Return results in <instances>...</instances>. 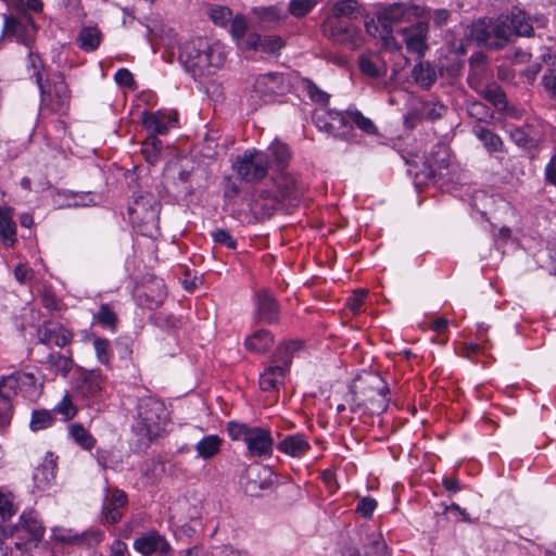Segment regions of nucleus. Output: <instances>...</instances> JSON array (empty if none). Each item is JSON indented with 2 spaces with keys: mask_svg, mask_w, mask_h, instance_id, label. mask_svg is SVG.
I'll use <instances>...</instances> for the list:
<instances>
[{
  "mask_svg": "<svg viewBox=\"0 0 556 556\" xmlns=\"http://www.w3.org/2000/svg\"><path fill=\"white\" fill-rule=\"evenodd\" d=\"M226 58L223 43L201 37L185 42L179 53L180 63L194 79L214 74L224 65Z\"/></svg>",
  "mask_w": 556,
  "mask_h": 556,
  "instance_id": "1",
  "label": "nucleus"
},
{
  "mask_svg": "<svg viewBox=\"0 0 556 556\" xmlns=\"http://www.w3.org/2000/svg\"><path fill=\"white\" fill-rule=\"evenodd\" d=\"M422 15L424 10L418 5L393 3L366 22V29L371 36L381 39L386 48L400 49L393 38V33L400 34L402 27H408Z\"/></svg>",
  "mask_w": 556,
  "mask_h": 556,
  "instance_id": "2",
  "label": "nucleus"
},
{
  "mask_svg": "<svg viewBox=\"0 0 556 556\" xmlns=\"http://www.w3.org/2000/svg\"><path fill=\"white\" fill-rule=\"evenodd\" d=\"M227 432L232 441L244 442L250 457L268 459L273 456L274 439L269 428L231 420L227 424Z\"/></svg>",
  "mask_w": 556,
  "mask_h": 556,
  "instance_id": "3",
  "label": "nucleus"
},
{
  "mask_svg": "<svg viewBox=\"0 0 556 556\" xmlns=\"http://www.w3.org/2000/svg\"><path fill=\"white\" fill-rule=\"evenodd\" d=\"M167 410L164 403L153 396L140 397L137 404L135 432L151 442L164 430Z\"/></svg>",
  "mask_w": 556,
  "mask_h": 556,
  "instance_id": "4",
  "label": "nucleus"
},
{
  "mask_svg": "<svg viewBox=\"0 0 556 556\" xmlns=\"http://www.w3.org/2000/svg\"><path fill=\"white\" fill-rule=\"evenodd\" d=\"M271 180V190L265 192L271 200L269 210L298 205L306 189L299 176L286 170L273 174Z\"/></svg>",
  "mask_w": 556,
  "mask_h": 556,
  "instance_id": "5",
  "label": "nucleus"
},
{
  "mask_svg": "<svg viewBox=\"0 0 556 556\" xmlns=\"http://www.w3.org/2000/svg\"><path fill=\"white\" fill-rule=\"evenodd\" d=\"M160 208L153 194H139L128 207V216L141 235L152 238L159 233Z\"/></svg>",
  "mask_w": 556,
  "mask_h": 556,
  "instance_id": "6",
  "label": "nucleus"
},
{
  "mask_svg": "<svg viewBox=\"0 0 556 556\" xmlns=\"http://www.w3.org/2000/svg\"><path fill=\"white\" fill-rule=\"evenodd\" d=\"M45 528L35 510L23 511L20 521L12 529L11 536L16 551L27 552L37 546L42 539Z\"/></svg>",
  "mask_w": 556,
  "mask_h": 556,
  "instance_id": "7",
  "label": "nucleus"
},
{
  "mask_svg": "<svg viewBox=\"0 0 556 556\" xmlns=\"http://www.w3.org/2000/svg\"><path fill=\"white\" fill-rule=\"evenodd\" d=\"M232 167L245 182H257L268 174V155L263 150L248 149L237 157Z\"/></svg>",
  "mask_w": 556,
  "mask_h": 556,
  "instance_id": "8",
  "label": "nucleus"
},
{
  "mask_svg": "<svg viewBox=\"0 0 556 556\" xmlns=\"http://www.w3.org/2000/svg\"><path fill=\"white\" fill-rule=\"evenodd\" d=\"M41 383L33 371L17 370L0 380V392L10 396L21 394L25 399H34L39 395Z\"/></svg>",
  "mask_w": 556,
  "mask_h": 556,
  "instance_id": "9",
  "label": "nucleus"
},
{
  "mask_svg": "<svg viewBox=\"0 0 556 556\" xmlns=\"http://www.w3.org/2000/svg\"><path fill=\"white\" fill-rule=\"evenodd\" d=\"M493 33L496 38L508 41L513 36H532L533 26L525 11L515 9L509 15L498 18Z\"/></svg>",
  "mask_w": 556,
  "mask_h": 556,
  "instance_id": "10",
  "label": "nucleus"
},
{
  "mask_svg": "<svg viewBox=\"0 0 556 556\" xmlns=\"http://www.w3.org/2000/svg\"><path fill=\"white\" fill-rule=\"evenodd\" d=\"M41 92V103L48 106L52 112H65L70 108L71 91L62 75L55 76L53 83L47 89V86L41 83L38 86Z\"/></svg>",
  "mask_w": 556,
  "mask_h": 556,
  "instance_id": "11",
  "label": "nucleus"
},
{
  "mask_svg": "<svg viewBox=\"0 0 556 556\" xmlns=\"http://www.w3.org/2000/svg\"><path fill=\"white\" fill-rule=\"evenodd\" d=\"M76 391L88 405L101 403L106 394L105 378L99 369L87 371L78 379Z\"/></svg>",
  "mask_w": 556,
  "mask_h": 556,
  "instance_id": "12",
  "label": "nucleus"
},
{
  "mask_svg": "<svg viewBox=\"0 0 556 556\" xmlns=\"http://www.w3.org/2000/svg\"><path fill=\"white\" fill-rule=\"evenodd\" d=\"M290 85L289 75L280 72H269L256 77L253 91L266 101V98L288 92Z\"/></svg>",
  "mask_w": 556,
  "mask_h": 556,
  "instance_id": "13",
  "label": "nucleus"
},
{
  "mask_svg": "<svg viewBox=\"0 0 556 556\" xmlns=\"http://www.w3.org/2000/svg\"><path fill=\"white\" fill-rule=\"evenodd\" d=\"M37 339L43 345L62 349L72 343L74 333L62 324L49 320L38 327Z\"/></svg>",
  "mask_w": 556,
  "mask_h": 556,
  "instance_id": "14",
  "label": "nucleus"
},
{
  "mask_svg": "<svg viewBox=\"0 0 556 556\" xmlns=\"http://www.w3.org/2000/svg\"><path fill=\"white\" fill-rule=\"evenodd\" d=\"M428 24L422 17L412 23L408 27L401 28V35L408 52L422 55L427 50Z\"/></svg>",
  "mask_w": 556,
  "mask_h": 556,
  "instance_id": "15",
  "label": "nucleus"
},
{
  "mask_svg": "<svg viewBox=\"0 0 556 556\" xmlns=\"http://www.w3.org/2000/svg\"><path fill=\"white\" fill-rule=\"evenodd\" d=\"M134 548L142 556L159 554L160 556H170L172 547L164 535L157 531L144 533L134 542Z\"/></svg>",
  "mask_w": 556,
  "mask_h": 556,
  "instance_id": "16",
  "label": "nucleus"
},
{
  "mask_svg": "<svg viewBox=\"0 0 556 556\" xmlns=\"http://www.w3.org/2000/svg\"><path fill=\"white\" fill-rule=\"evenodd\" d=\"M127 494L117 488L108 489L102 504V517L105 522L116 525L122 520V509L127 505Z\"/></svg>",
  "mask_w": 556,
  "mask_h": 556,
  "instance_id": "17",
  "label": "nucleus"
},
{
  "mask_svg": "<svg viewBox=\"0 0 556 556\" xmlns=\"http://www.w3.org/2000/svg\"><path fill=\"white\" fill-rule=\"evenodd\" d=\"M324 33L336 42L344 43L356 35L353 22L329 15L323 24Z\"/></svg>",
  "mask_w": 556,
  "mask_h": 556,
  "instance_id": "18",
  "label": "nucleus"
},
{
  "mask_svg": "<svg viewBox=\"0 0 556 556\" xmlns=\"http://www.w3.org/2000/svg\"><path fill=\"white\" fill-rule=\"evenodd\" d=\"M142 125L151 132V136L157 137L159 135L167 134L170 127H174L177 123V115L172 113H165L162 111L142 113Z\"/></svg>",
  "mask_w": 556,
  "mask_h": 556,
  "instance_id": "19",
  "label": "nucleus"
},
{
  "mask_svg": "<svg viewBox=\"0 0 556 556\" xmlns=\"http://www.w3.org/2000/svg\"><path fill=\"white\" fill-rule=\"evenodd\" d=\"M315 125L329 135L337 136L339 130L346 125L345 112L318 109L313 114Z\"/></svg>",
  "mask_w": 556,
  "mask_h": 556,
  "instance_id": "20",
  "label": "nucleus"
},
{
  "mask_svg": "<svg viewBox=\"0 0 556 556\" xmlns=\"http://www.w3.org/2000/svg\"><path fill=\"white\" fill-rule=\"evenodd\" d=\"M264 152L268 155V165L273 174L288 170L292 152L287 143L275 139Z\"/></svg>",
  "mask_w": 556,
  "mask_h": 556,
  "instance_id": "21",
  "label": "nucleus"
},
{
  "mask_svg": "<svg viewBox=\"0 0 556 556\" xmlns=\"http://www.w3.org/2000/svg\"><path fill=\"white\" fill-rule=\"evenodd\" d=\"M288 369L278 363L266 367L260 375V388L264 392L275 393L278 392L280 387L285 383Z\"/></svg>",
  "mask_w": 556,
  "mask_h": 556,
  "instance_id": "22",
  "label": "nucleus"
},
{
  "mask_svg": "<svg viewBox=\"0 0 556 556\" xmlns=\"http://www.w3.org/2000/svg\"><path fill=\"white\" fill-rule=\"evenodd\" d=\"M277 450L290 457L301 458L311 450V444L304 433H294L286 435L278 443Z\"/></svg>",
  "mask_w": 556,
  "mask_h": 556,
  "instance_id": "23",
  "label": "nucleus"
},
{
  "mask_svg": "<svg viewBox=\"0 0 556 556\" xmlns=\"http://www.w3.org/2000/svg\"><path fill=\"white\" fill-rule=\"evenodd\" d=\"M279 317V305L276 299L267 291L257 293L256 318L266 324H274Z\"/></svg>",
  "mask_w": 556,
  "mask_h": 556,
  "instance_id": "24",
  "label": "nucleus"
},
{
  "mask_svg": "<svg viewBox=\"0 0 556 556\" xmlns=\"http://www.w3.org/2000/svg\"><path fill=\"white\" fill-rule=\"evenodd\" d=\"M14 210L0 205V239L5 247L12 248L17 240V227L13 219Z\"/></svg>",
  "mask_w": 556,
  "mask_h": 556,
  "instance_id": "25",
  "label": "nucleus"
},
{
  "mask_svg": "<svg viewBox=\"0 0 556 556\" xmlns=\"http://www.w3.org/2000/svg\"><path fill=\"white\" fill-rule=\"evenodd\" d=\"M247 46L255 51L274 54L283 47V41L276 35L250 34L247 38Z\"/></svg>",
  "mask_w": 556,
  "mask_h": 556,
  "instance_id": "26",
  "label": "nucleus"
},
{
  "mask_svg": "<svg viewBox=\"0 0 556 556\" xmlns=\"http://www.w3.org/2000/svg\"><path fill=\"white\" fill-rule=\"evenodd\" d=\"M304 349V342L301 340H286L280 343L274 355L273 363H278L289 370L292 358Z\"/></svg>",
  "mask_w": 556,
  "mask_h": 556,
  "instance_id": "27",
  "label": "nucleus"
},
{
  "mask_svg": "<svg viewBox=\"0 0 556 556\" xmlns=\"http://www.w3.org/2000/svg\"><path fill=\"white\" fill-rule=\"evenodd\" d=\"M274 344V336L269 330L258 329L248 336L244 340V346L252 353H266Z\"/></svg>",
  "mask_w": 556,
  "mask_h": 556,
  "instance_id": "28",
  "label": "nucleus"
},
{
  "mask_svg": "<svg viewBox=\"0 0 556 556\" xmlns=\"http://www.w3.org/2000/svg\"><path fill=\"white\" fill-rule=\"evenodd\" d=\"M46 368L54 375L67 377L71 372L74 361L72 355H64L60 352H51L42 363Z\"/></svg>",
  "mask_w": 556,
  "mask_h": 556,
  "instance_id": "29",
  "label": "nucleus"
},
{
  "mask_svg": "<svg viewBox=\"0 0 556 556\" xmlns=\"http://www.w3.org/2000/svg\"><path fill=\"white\" fill-rule=\"evenodd\" d=\"M330 15L353 22L363 15V7L357 0H339L333 3Z\"/></svg>",
  "mask_w": 556,
  "mask_h": 556,
  "instance_id": "30",
  "label": "nucleus"
},
{
  "mask_svg": "<svg viewBox=\"0 0 556 556\" xmlns=\"http://www.w3.org/2000/svg\"><path fill=\"white\" fill-rule=\"evenodd\" d=\"M223 439L217 434H208L202 438L194 446L198 457L211 459L222 451Z\"/></svg>",
  "mask_w": 556,
  "mask_h": 556,
  "instance_id": "31",
  "label": "nucleus"
},
{
  "mask_svg": "<svg viewBox=\"0 0 556 556\" xmlns=\"http://www.w3.org/2000/svg\"><path fill=\"white\" fill-rule=\"evenodd\" d=\"M30 26V20L20 18L13 15L5 16L3 34L5 36L14 37L20 41H24L28 35V29Z\"/></svg>",
  "mask_w": 556,
  "mask_h": 556,
  "instance_id": "32",
  "label": "nucleus"
},
{
  "mask_svg": "<svg viewBox=\"0 0 556 556\" xmlns=\"http://www.w3.org/2000/svg\"><path fill=\"white\" fill-rule=\"evenodd\" d=\"M102 40V34L98 27H83L77 36V46L85 52H92L98 49Z\"/></svg>",
  "mask_w": 556,
  "mask_h": 556,
  "instance_id": "33",
  "label": "nucleus"
},
{
  "mask_svg": "<svg viewBox=\"0 0 556 556\" xmlns=\"http://www.w3.org/2000/svg\"><path fill=\"white\" fill-rule=\"evenodd\" d=\"M473 134L489 152H502L504 150L503 140L491 129H488L483 126H476L473 128Z\"/></svg>",
  "mask_w": 556,
  "mask_h": 556,
  "instance_id": "34",
  "label": "nucleus"
},
{
  "mask_svg": "<svg viewBox=\"0 0 556 556\" xmlns=\"http://www.w3.org/2000/svg\"><path fill=\"white\" fill-rule=\"evenodd\" d=\"M412 76L415 83L424 88H429L437 79L435 70L429 62L417 63L412 71Z\"/></svg>",
  "mask_w": 556,
  "mask_h": 556,
  "instance_id": "35",
  "label": "nucleus"
},
{
  "mask_svg": "<svg viewBox=\"0 0 556 556\" xmlns=\"http://www.w3.org/2000/svg\"><path fill=\"white\" fill-rule=\"evenodd\" d=\"M93 323L114 332L117 327L118 316L108 303H102L93 315Z\"/></svg>",
  "mask_w": 556,
  "mask_h": 556,
  "instance_id": "36",
  "label": "nucleus"
},
{
  "mask_svg": "<svg viewBox=\"0 0 556 556\" xmlns=\"http://www.w3.org/2000/svg\"><path fill=\"white\" fill-rule=\"evenodd\" d=\"M88 533H78L73 529L55 527L52 529V540L65 545L83 544Z\"/></svg>",
  "mask_w": 556,
  "mask_h": 556,
  "instance_id": "37",
  "label": "nucleus"
},
{
  "mask_svg": "<svg viewBox=\"0 0 556 556\" xmlns=\"http://www.w3.org/2000/svg\"><path fill=\"white\" fill-rule=\"evenodd\" d=\"M92 345L98 362L106 368H111L113 350L110 340L101 337H94L92 340Z\"/></svg>",
  "mask_w": 556,
  "mask_h": 556,
  "instance_id": "38",
  "label": "nucleus"
},
{
  "mask_svg": "<svg viewBox=\"0 0 556 556\" xmlns=\"http://www.w3.org/2000/svg\"><path fill=\"white\" fill-rule=\"evenodd\" d=\"M346 124L353 123L358 129L364 131L367 135H377L378 128L374 124V122L364 116L358 110H348L345 112Z\"/></svg>",
  "mask_w": 556,
  "mask_h": 556,
  "instance_id": "39",
  "label": "nucleus"
},
{
  "mask_svg": "<svg viewBox=\"0 0 556 556\" xmlns=\"http://www.w3.org/2000/svg\"><path fill=\"white\" fill-rule=\"evenodd\" d=\"M162 148V141L155 136H150L142 142L141 152L146 161L154 165L160 161Z\"/></svg>",
  "mask_w": 556,
  "mask_h": 556,
  "instance_id": "40",
  "label": "nucleus"
},
{
  "mask_svg": "<svg viewBox=\"0 0 556 556\" xmlns=\"http://www.w3.org/2000/svg\"><path fill=\"white\" fill-rule=\"evenodd\" d=\"M71 438L83 448L91 450L96 444V439L81 424H72L70 426Z\"/></svg>",
  "mask_w": 556,
  "mask_h": 556,
  "instance_id": "41",
  "label": "nucleus"
},
{
  "mask_svg": "<svg viewBox=\"0 0 556 556\" xmlns=\"http://www.w3.org/2000/svg\"><path fill=\"white\" fill-rule=\"evenodd\" d=\"M55 421L53 412L47 409H35L31 413L29 428L37 432L50 428Z\"/></svg>",
  "mask_w": 556,
  "mask_h": 556,
  "instance_id": "42",
  "label": "nucleus"
},
{
  "mask_svg": "<svg viewBox=\"0 0 556 556\" xmlns=\"http://www.w3.org/2000/svg\"><path fill=\"white\" fill-rule=\"evenodd\" d=\"M53 413L61 415L64 421L72 420L78 413L73 396L65 392L62 399L53 407Z\"/></svg>",
  "mask_w": 556,
  "mask_h": 556,
  "instance_id": "43",
  "label": "nucleus"
},
{
  "mask_svg": "<svg viewBox=\"0 0 556 556\" xmlns=\"http://www.w3.org/2000/svg\"><path fill=\"white\" fill-rule=\"evenodd\" d=\"M301 90L305 93L313 102L326 105L329 101V94L323 91L314 81L308 78L301 80Z\"/></svg>",
  "mask_w": 556,
  "mask_h": 556,
  "instance_id": "44",
  "label": "nucleus"
},
{
  "mask_svg": "<svg viewBox=\"0 0 556 556\" xmlns=\"http://www.w3.org/2000/svg\"><path fill=\"white\" fill-rule=\"evenodd\" d=\"M428 167L431 173H435L438 169L445 168L448 165V151L444 144H437L431 153V156L427 159Z\"/></svg>",
  "mask_w": 556,
  "mask_h": 556,
  "instance_id": "45",
  "label": "nucleus"
},
{
  "mask_svg": "<svg viewBox=\"0 0 556 556\" xmlns=\"http://www.w3.org/2000/svg\"><path fill=\"white\" fill-rule=\"evenodd\" d=\"M359 67L363 74L372 77L378 78L382 77L387 73L386 65L382 64L378 60H374L371 58L362 56L359 60Z\"/></svg>",
  "mask_w": 556,
  "mask_h": 556,
  "instance_id": "46",
  "label": "nucleus"
},
{
  "mask_svg": "<svg viewBox=\"0 0 556 556\" xmlns=\"http://www.w3.org/2000/svg\"><path fill=\"white\" fill-rule=\"evenodd\" d=\"M481 94L497 109H504L506 106V94L503 89L495 84L488 85L481 91Z\"/></svg>",
  "mask_w": 556,
  "mask_h": 556,
  "instance_id": "47",
  "label": "nucleus"
},
{
  "mask_svg": "<svg viewBox=\"0 0 556 556\" xmlns=\"http://www.w3.org/2000/svg\"><path fill=\"white\" fill-rule=\"evenodd\" d=\"M253 13L265 23H275L286 17L283 11L276 5L254 8Z\"/></svg>",
  "mask_w": 556,
  "mask_h": 556,
  "instance_id": "48",
  "label": "nucleus"
},
{
  "mask_svg": "<svg viewBox=\"0 0 556 556\" xmlns=\"http://www.w3.org/2000/svg\"><path fill=\"white\" fill-rule=\"evenodd\" d=\"M13 417L12 396L0 392V429L11 424Z\"/></svg>",
  "mask_w": 556,
  "mask_h": 556,
  "instance_id": "49",
  "label": "nucleus"
},
{
  "mask_svg": "<svg viewBox=\"0 0 556 556\" xmlns=\"http://www.w3.org/2000/svg\"><path fill=\"white\" fill-rule=\"evenodd\" d=\"M316 0H290L288 10L294 17L307 15L316 5Z\"/></svg>",
  "mask_w": 556,
  "mask_h": 556,
  "instance_id": "50",
  "label": "nucleus"
},
{
  "mask_svg": "<svg viewBox=\"0 0 556 556\" xmlns=\"http://www.w3.org/2000/svg\"><path fill=\"white\" fill-rule=\"evenodd\" d=\"M156 289H157V292L155 295H150V294L146 293L144 300L141 302L149 309H155V308L160 307L164 303V301L167 296V292L165 290L163 280L160 279V282L156 283Z\"/></svg>",
  "mask_w": 556,
  "mask_h": 556,
  "instance_id": "51",
  "label": "nucleus"
},
{
  "mask_svg": "<svg viewBox=\"0 0 556 556\" xmlns=\"http://www.w3.org/2000/svg\"><path fill=\"white\" fill-rule=\"evenodd\" d=\"M15 511L13 495L0 491V523L9 520Z\"/></svg>",
  "mask_w": 556,
  "mask_h": 556,
  "instance_id": "52",
  "label": "nucleus"
},
{
  "mask_svg": "<svg viewBox=\"0 0 556 556\" xmlns=\"http://www.w3.org/2000/svg\"><path fill=\"white\" fill-rule=\"evenodd\" d=\"M27 68L30 74V76L36 78V84L38 86H41V83L43 81L41 70L43 68L42 60L41 58L33 52H29L27 58Z\"/></svg>",
  "mask_w": 556,
  "mask_h": 556,
  "instance_id": "53",
  "label": "nucleus"
},
{
  "mask_svg": "<svg viewBox=\"0 0 556 556\" xmlns=\"http://www.w3.org/2000/svg\"><path fill=\"white\" fill-rule=\"evenodd\" d=\"M377 501L370 496L362 497L355 508V511L365 518H370L377 508Z\"/></svg>",
  "mask_w": 556,
  "mask_h": 556,
  "instance_id": "54",
  "label": "nucleus"
},
{
  "mask_svg": "<svg viewBox=\"0 0 556 556\" xmlns=\"http://www.w3.org/2000/svg\"><path fill=\"white\" fill-rule=\"evenodd\" d=\"M212 238L215 243L224 245L228 249H236L237 241L236 239L225 229H216L212 231Z\"/></svg>",
  "mask_w": 556,
  "mask_h": 556,
  "instance_id": "55",
  "label": "nucleus"
},
{
  "mask_svg": "<svg viewBox=\"0 0 556 556\" xmlns=\"http://www.w3.org/2000/svg\"><path fill=\"white\" fill-rule=\"evenodd\" d=\"M154 323L160 328L176 329L180 327V319L170 314L159 313L154 316Z\"/></svg>",
  "mask_w": 556,
  "mask_h": 556,
  "instance_id": "56",
  "label": "nucleus"
},
{
  "mask_svg": "<svg viewBox=\"0 0 556 556\" xmlns=\"http://www.w3.org/2000/svg\"><path fill=\"white\" fill-rule=\"evenodd\" d=\"M210 16L215 24L225 25L232 17V12L226 7H214L210 11Z\"/></svg>",
  "mask_w": 556,
  "mask_h": 556,
  "instance_id": "57",
  "label": "nucleus"
},
{
  "mask_svg": "<svg viewBox=\"0 0 556 556\" xmlns=\"http://www.w3.org/2000/svg\"><path fill=\"white\" fill-rule=\"evenodd\" d=\"M445 112V106L437 103H425L421 110V114L425 118L428 119H437L442 116Z\"/></svg>",
  "mask_w": 556,
  "mask_h": 556,
  "instance_id": "58",
  "label": "nucleus"
},
{
  "mask_svg": "<svg viewBox=\"0 0 556 556\" xmlns=\"http://www.w3.org/2000/svg\"><path fill=\"white\" fill-rule=\"evenodd\" d=\"M247 28L248 22L244 16L237 15L233 18H231L230 30L233 37L242 38L245 34Z\"/></svg>",
  "mask_w": 556,
  "mask_h": 556,
  "instance_id": "59",
  "label": "nucleus"
},
{
  "mask_svg": "<svg viewBox=\"0 0 556 556\" xmlns=\"http://www.w3.org/2000/svg\"><path fill=\"white\" fill-rule=\"evenodd\" d=\"M14 276L21 283H25L34 278V270L25 264H20L14 268Z\"/></svg>",
  "mask_w": 556,
  "mask_h": 556,
  "instance_id": "60",
  "label": "nucleus"
},
{
  "mask_svg": "<svg viewBox=\"0 0 556 556\" xmlns=\"http://www.w3.org/2000/svg\"><path fill=\"white\" fill-rule=\"evenodd\" d=\"M542 84L548 92L556 96V70H547L543 75Z\"/></svg>",
  "mask_w": 556,
  "mask_h": 556,
  "instance_id": "61",
  "label": "nucleus"
},
{
  "mask_svg": "<svg viewBox=\"0 0 556 556\" xmlns=\"http://www.w3.org/2000/svg\"><path fill=\"white\" fill-rule=\"evenodd\" d=\"M115 81L119 86H125V87H131L135 85L134 76L127 68H119L115 73Z\"/></svg>",
  "mask_w": 556,
  "mask_h": 556,
  "instance_id": "62",
  "label": "nucleus"
},
{
  "mask_svg": "<svg viewBox=\"0 0 556 556\" xmlns=\"http://www.w3.org/2000/svg\"><path fill=\"white\" fill-rule=\"evenodd\" d=\"M366 295H367V291L359 290L349 301V307L353 314H358L362 311V305H363V302H364V299L366 298Z\"/></svg>",
  "mask_w": 556,
  "mask_h": 556,
  "instance_id": "63",
  "label": "nucleus"
},
{
  "mask_svg": "<svg viewBox=\"0 0 556 556\" xmlns=\"http://www.w3.org/2000/svg\"><path fill=\"white\" fill-rule=\"evenodd\" d=\"M111 555L115 556H129L126 543L121 540H114L111 545Z\"/></svg>",
  "mask_w": 556,
  "mask_h": 556,
  "instance_id": "64",
  "label": "nucleus"
}]
</instances>
